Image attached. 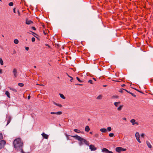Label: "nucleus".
I'll return each instance as SVG.
<instances>
[{
  "label": "nucleus",
  "instance_id": "cd10ccee",
  "mask_svg": "<svg viewBox=\"0 0 153 153\" xmlns=\"http://www.w3.org/2000/svg\"><path fill=\"white\" fill-rule=\"evenodd\" d=\"M0 63L1 65H3V61L1 58H0Z\"/></svg>",
  "mask_w": 153,
  "mask_h": 153
},
{
  "label": "nucleus",
  "instance_id": "ddd939ff",
  "mask_svg": "<svg viewBox=\"0 0 153 153\" xmlns=\"http://www.w3.org/2000/svg\"><path fill=\"white\" fill-rule=\"evenodd\" d=\"M8 88L10 89V90L13 91L15 92V93H17V91L16 89L11 87H9Z\"/></svg>",
  "mask_w": 153,
  "mask_h": 153
},
{
  "label": "nucleus",
  "instance_id": "6e6d98bb",
  "mask_svg": "<svg viewBox=\"0 0 153 153\" xmlns=\"http://www.w3.org/2000/svg\"><path fill=\"white\" fill-rule=\"evenodd\" d=\"M16 53V51L15 50H14L13 51V54H15Z\"/></svg>",
  "mask_w": 153,
  "mask_h": 153
},
{
  "label": "nucleus",
  "instance_id": "4468645a",
  "mask_svg": "<svg viewBox=\"0 0 153 153\" xmlns=\"http://www.w3.org/2000/svg\"><path fill=\"white\" fill-rule=\"evenodd\" d=\"M90 128L88 126H87L85 127V130L86 131L88 132L90 130Z\"/></svg>",
  "mask_w": 153,
  "mask_h": 153
},
{
  "label": "nucleus",
  "instance_id": "603ef678",
  "mask_svg": "<svg viewBox=\"0 0 153 153\" xmlns=\"http://www.w3.org/2000/svg\"><path fill=\"white\" fill-rule=\"evenodd\" d=\"M2 70L1 69H0V74H2Z\"/></svg>",
  "mask_w": 153,
  "mask_h": 153
},
{
  "label": "nucleus",
  "instance_id": "f704fd0d",
  "mask_svg": "<svg viewBox=\"0 0 153 153\" xmlns=\"http://www.w3.org/2000/svg\"><path fill=\"white\" fill-rule=\"evenodd\" d=\"M139 138L140 137H137V138H136V139L137 140V141H138V142L139 143H140L141 141L140 140Z\"/></svg>",
  "mask_w": 153,
  "mask_h": 153
},
{
  "label": "nucleus",
  "instance_id": "e433bc0d",
  "mask_svg": "<svg viewBox=\"0 0 153 153\" xmlns=\"http://www.w3.org/2000/svg\"><path fill=\"white\" fill-rule=\"evenodd\" d=\"M31 40L32 42H34L35 41V39L34 37H32Z\"/></svg>",
  "mask_w": 153,
  "mask_h": 153
},
{
  "label": "nucleus",
  "instance_id": "b1692460",
  "mask_svg": "<svg viewBox=\"0 0 153 153\" xmlns=\"http://www.w3.org/2000/svg\"><path fill=\"white\" fill-rule=\"evenodd\" d=\"M84 141L85 142H84V143H85L87 145H89V143L88 141H87L86 140H84Z\"/></svg>",
  "mask_w": 153,
  "mask_h": 153
},
{
  "label": "nucleus",
  "instance_id": "dca6fc26",
  "mask_svg": "<svg viewBox=\"0 0 153 153\" xmlns=\"http://www.w3.org/2000/svg\"><path fill=\"white\" fill-rule=\"evenodd\" d=\"M123 107V105H120L117 108V110H118V111H120L122 110V108Z\"/></svg>",
  "mask_w": 153,
  "mask_h": 153
},
{
  "label": "nucleus",
  "instance_id": "bb28decb",
  "mask_svg": "<svg viewBox=\"0 0 153 153\" xmlns=\"http://www.w3.org/2000/svg\"><path fill=\"white\" fill-rule=\"evenodd\" d=\"M18 85L20 87H23L24 85V84L21 83H18Z\"/></svg>",
  "mask_w": 153,
  "mask_h": 153
},
{
  "label": "nucleus",
  "instance_id": "4d7b16f0",
  "mask_svg": "<svg viewBox=\"0 0 153 153\" xmlns=\"http://www.w3.org/2000/svg\"><path fill=\"white\" fill-rule=\"evenodd\" d=\"M136 90L137 91H138L139 92H140V93H142V92H141V91H139V90H137V89H136Z\"/></svg>",
  "mask_w": 153,
  "mask_h": 153
},
{
  "label": "nucleus",
  "instance_id": "412c9836",
  "mask_svg": "<svg viewBox=\"0 0 153 153\" xmlns=\"http://www.w3.org/2000/svg\"><path fill=\"white\" fill-rule=\"evenodd\" d=\"M108 150L105 148H104L102 149V151L103 152H105L106 153H107Z\"/></svg>",
  "mask_w": 153,
  "mask_h": 153
},
{
  "label": "nucleus",
  "instance_id": "a878e982",
  "mask_svg": "<svg viewBox=\"0 0 153 153\" xmlns=\"http://www.w3.org/2000/svg\"><path fill=\"white\" fill-rule=\"evenodd\" d=\"M102 96L101 95H99L97 97V99L99 100H100L102 99Z\"/></svg>",
  "mask_w": 153,
  "mask_h": 153
},
{
  "label": "nucleus",
  "instance_id": "5701e85b",
  "mask_svg": "<svg viewBox=\"0 0 153 153\" xmlns=\"http://www.w3.org/2000/svg\"><path fill=\"white\" fill-rule=\"evenodd\" d=\"M74 131L78 133H80V131L78 130L77 129H74Z\"/></svg>",
  "mask_w": 153,
  "mask_h": 153
},
{
  "label": "nucleus",
  "instance_id": "de8ad7c7",
  "mask_svg": "<svg viewBox=\"0 0 153 153\" xmlns=\"http://www.w3.org/2000/svg\"><path fill=\"white\" fill-rule=\"evenodd\" d=\"M13 10L14 13H16V8H13Z\"/></svg>",
  "mask_w": 153,
  "mask_h": 153
},
{
  "label": "nucleus",
  "instance_id": "8fccbe9b",
  "mask_svg": "<svg viewBox=\"0 0 153 153\" xmlns=\"http://www.w3.org/2000/svg\"><path fill=\"white\" fill-rule=\"evenodd\" d=\"M123 119L125 121L126 120V117H123Z\"/></svg>",
  "mask_w": 153,
  "mask_h": 153
},
{
  "label": "nucleus",
  "instance_id": "f8f14e48",
  "mask_svg": "<svg viewBox=\"0 0 153 153\" xmlns=\"http://www.w3.org/2000/svg\"><path fill=\"white\" fill-rule=\"evenodd\" d=\"M53 103L54 105H57V106H59L60 107H61L62 106V105H61L60 104H59V103H56V102H55L54 101L53 102Z\"/></svg>",
  "mask_w": 153,
  "mask_h": 153
},
{
  "label": "nucleus",
  "instance_id": "ea45409f",
  "mask_svg": "<svg viewBox=\"0 0 153 153\" xmlns=\"http://www.w3.org/2000/svg\"><path fill=\"white\" fill-rule=\"evenodd\" d=\"M145 136V134H144L143 133H142L141 134V137H143V138L144 137V136Z\"/></svg>",
  "mask_w": 153,
  "mask_h": 153
},
{
  "label": "nucleus",
  "instance_id": "f3484780",
  "mask_svg": "<svg viewBox=\"0 0 153 153\" xmlns=\"http://www.w3.org/2000/svg\"><path fill=\"white\" fill-rule=\"evenodd\" d=\"M120 102H114V105H115V106L116 107H117L118 105L120 104Z\"/></svg>",
  "mask_w": 153,
  "mask_h": 153
},
{
  "label": "nucleus",
  "instance_id": "4be33fe9",
  "mask_svg": "<svg viewBox=\"0 0 153 153\" xmlns=\"http://www.w3.org/2000/svg\"><path fill=\"white\" fill-rule=\"evenodd\" d=\"M135 137L136 138L140 137V134L138 132H137L135 134Z\"/></svg>",
  "mask_w": 153,
  "mask_h": 153
},
{
  "label": "nucleus",
  "instance_id": "20e7f679",
  "mask_svg": "<svg viewBox=\"0 0 153 153\" xmlns=\"http://www.w3.org/2000/svg\"><path fill=\"white\" fill-rule=\"evenodd\" d=\"M6 143V141L4 140H1L0 141V150L3 148Z\"/></svg>",
  "mask_w": 153,
  "mask_h": 153
},
{
  "label": "nucleus",
  "instance_id": "bf43d9fd",
  "mask_svg": "<svg viewBox=\"0 0 153 153\" xmlns=\"http://www.w3.org/2000/svg\"><path fill=\"white\" fill-rule=\"evenodd\" d=\"M125 86V84H123V85H121V86H122V87H124V86Z\"/></svg>",
  "mask_w": 153,
  "mask_h": 153
},
{
  "label": "nucleus",
  "instance_id": "2f4dec72",
  "mask_svg": "<svg viewBox=\"0 0 153 153\" xmlns=\"http://www.w3.org/2000/svg\"><path fill=\"white\" fill-rule=\"evenodd\" d=\"M107 130L108 131H110L111 130V128L110 127H108L107 128Z\"/></svg>",
  "mask_w": 153,
  "mask_h": 153
},
{
  "label": "nucleus",
  "instance_id": "09e8293b",
  "mask_svg": "<svg viewBox=\"0 0 153 153\" xmlns=\"http://www.w3.org/2000/svg\"><path fill=\"white\" fill-rule=\"evenodd\" d=\"M71 79L70 80V81L71 82H72V80H73V78L72 77H71Z\"/></svg>",
  "mask_w": 153,
  "mask_h": 153
},
{
  "label": "nucleus",
  "instance_id": "473e14b6",
  "mask_svg": "<svg viewBox=\"0 0 153 153\" xmlns=\"http://www.w3.org/2000/svg\"><path fill=\"white\" fill-rule=\"evenodd\" d=\"M76 78L78 80V81L79 82H82V81H81V80H80V79H79V77H76Z\"/></svg>",
  "mask_w": 153,
  "mask_h": 153
},
{
  "label": "nucleus",
  "instance_id": "3c124183",
  "mask_svg": "<svg viewBox=\"0 0 153 153\" xmlns=\"http://www.w3.org/2000/svg\"><path fill=\"white\" fill-rule=\"evenodd\" d=\"M75 85H82V84H75Z\"/></svg>",
  "mask_w": 153,
  "mask_h": 153
},
{
  "label": "nucleus",
  "instance_id": "9b49d317",
  "mask_svg": "<svg viewBox=\"0 0 153 153\" xmlns=\"http://www.w3.org/2000/svg\"><path fill=\"white\" fill-rule=\"evenodd\" d=\"M146 143L149 148H152V146L151 145V144L148 141H146Z\"/></svg>",
  "mask_w": 153,
  "mask_h": 153
},
{
  "label": "nucleus",
  "instance_id": "423d86ee",
  "mask_svg": "<svg viewBox=\"0 0 153 153\" xmlns=\"http://www.w3.org/2000/svg\"><path fill=\"white\" fill-rule=\"evenodd\" d=\"M89 148L91 151H95L97 150V148L94 146L93 145H91L89 146Z\"/></svg>",
  "mask_w": 153,
  "mask_h": 153
},
{
  "label": "nucleus",
  "instance_id": "2eb2a0df",
  "mask_svg": "<svg viewBox=\"0 0 153 153\" xmlns=\"http://www.w3.org/2000/svg\"><path fill=\"white\" fill-rule=\"evenodd\" d=\"M5 94H6L7 96L10 98V93H9V92L7 91H5Z\"/></svg>",
  "mask_w": 153,
  "mask_h": 153
},
{
  "label": "nucleus",
  "instance_id": "79ce46f5",
  "mask_svg": "<svg viewBox=\"0 0 153 153\" xmlns=\"http://www.w3.org/2000/svg\"><path fill=\"white\" fill-rule=\"evenodd\" d=\"M31 28L33 30H36V28L34 27L33 26V27H31Z\"/></svg>",
  "mask_w": 153,
  "mask_h": 153
},
{
  "label": "nucleus",
  "instance_id": "052dcab7",
  "mask_svg": "<svg viewBox=\"0 0 153 153\" xmlns=\"http://www.w3.org/2000/svg\"><path fill=\"white\" fill-rule=\"evenodd\" d=\"M66 74H67V75H68V76L69 77H70V78H71V76H69L68 74L67 73H66Z\"/></svg>",
  "mask_w": 153,
  "mask_h": 153
},
{
  "label": "nucleus",
  "instance_id": "5fc2aeb1",
  "mask_svg": "<svg viewBox=\"0 0 153 153\" xmlns=\"http://www.w3.org/2000/svg\"><path fill=\"white\" fill-rule=\"evenodd\" d=\"M30 96H28L27 97V99L28 100H29L30 99Z\"/></svg>",
  "mask_w": 153,
  "mask_h": 153
},
{
  "label": "nucleus",
  "instance_id": "7ed1b4c3",
  "mask_svg": "<svg viewBox=\"0 0 153 153\" xmlns=\"http://www.w3.org/2000/svg\"><path fill=\"white\" fill-rule=\"evenodd\" d=\"M116 151L120 153L122 151H125L126 150V149L123 148L121 147H117L115 149Z\"/></svg>",
  "mask_w": 153,
  "mask_h": 153
},
{
  "label": "nucleus",
  "instance_id": "c85d7f7f",
  "mask_svg": "<svg viewBox=\"0 0 153 153\" xmlns=\"http://www.w3.org/2000/svg\"><path fill=\"white\" fill-rule=\"evenodd\" d=\"M126 90V89H124L123 88H122L121 89H120L119 91V92L121 93H123V91H125Z\"/></svg>",
  "mask_w": 153,
  "mask_h": 153
},
{
  "label": "nucleus",
  "instance_id": "aec40b11",
  "mask_svg": "<svg viewBox=\"0 0 153 153\" xmlns=\"http://www.w3.org/2000/svg\"><path fill=\"white\" fill-rule=\"evenodd\" d=\"M59 95L60 97L62 99H65V97L64 96V95L61 94H59Z\"/></svg>",
  "mask_w": 153,
  "mask_h": 153
},
{
  "label": "nucleus",
  "instance_id": "f257e3e1",
  "mask_svg": "<svg viewBox=\"0 0 153 153\" xmlns=\"http://www.w3.org/2000/svg\"><path fill=\"white\" fill-rule=\"evenodd\" d=\"M13 144L16 150L17 151H20L21 153H24L23 150V142L20 138L15 139Z\"/></svg>",
  "mask_w": 153,
  "mask_h": 153
},
{
  "label": "nucleus",
  "instance_id": "c03bdc74",
  "mask_svg": "<svg viewBox=\"0 0 153 153\" xmlns=\"http://www.w3.org/2000/svg\"><path fill=\"white\" fill-rule=\"evenodd\" d=\"M10 119H9L7 121V125H8L10 123Z\"/></svg>",
  "mask_w": 153,
  "mask_h": 153
},
{
  "label": "nucleus",
  "instance_id": "72a5a7b5",
  "mask_svg": "<svg viewBox=\"0 0 153 153\" xmlns=\"http://www.w3.org/2000/svg\"><path fill=\"white\" fill-rule=\"evenodd\" d=\"M3 138V137L2 134V133H0V140L2 139Z\"/></svg>",
  "mask_w": 153,
  "mask_h": 153
},
{
  "label": "nucleus",
  "instance_id": "774afa93",
  "mask_svg": "<svg viewBox=\"0 0 153 153\" xmlns=\"http://www.w3.org/2000/svg\"><path fill=\"white\" fill-rule=\"evenodd\" d=\"M1 36L3 37H4V36L3 35H1Z\"/></svg>",
  "mask_w": 153,
  "mask_h": 153
},
{
  "label": "nucleus",
  "instance_id": "1a4fd4ad",
  "mask_svg": "<svg viewBox=\"0 0 153 153\" xmlns=\"http://www.w3.org/2000/svg\"><path fill=\"white\" fill-rule=\"evenodd\" d=\"M41 135L44 138L48 139V135L44 133H43Z\"/></svg>",
  "mask_w": 153,
  "mask_h": 153
},
{
  "label": "nucleus",
  "instance_id": "c756f323",
  "mask_svg": "<svg viewBox=\"0 0 153 153\" xmlns=\"http://www.w3.org/2000/svg\"><path fill=\"white\" fill-rule=\"evenodd\" d=\"M13 2H10L9 3V5L10 6H12L13 5Z\"/></svg>",
  "mask_w": 153,
  "mask_h": 153
},
{
  "label": "nucleus",
  "instance_id": "0e129e2a",
  "mask_svg": "<svg viewBox=\"0 0 153 153\" xmlns=\"http://www.w3.org/2000/svg\"><path fill=\"white\" fill-rule=\"evenodd\" d=\"M152 82H153V79H151V80Z\"/></svg>",
  "mask_w": 153,
  "mask_h": 153
},
{
  "label": "nucleus",
  "instance_id": "37998d69",
  "mask_svg": "<svg viewBox=\"0 0 153 153\" xmlns=\"http://www.w3.org/2000/svg\"><path fill=\"white\" fill-rule=\"evenodd\" d=\"M17 13H18V15L19 16H20V12L19 10H18V11H17Z\"/></svg>",
  "mask_w": 153,
  "mask_h": 153
},
{
  "label": "nucleus",
  "instance_id": "e2e57ef3",
  "mask_svg": "<svg viewBox=\"0 0 153 153\" xmlns=\"http://www.w3.org/2000/svg\"><path fill=\"white\" fill-rule=\"evenodd\" d=\"M113 81H115V82H118V81H117V80H113Z\"/></svg>",
  "mask_w": 153,
  "mask_h": 153
},
{
  "label": "nucleus",
  "instance_id": "69168bd1",
  "mask_svg": "<svg viewBox=\"0 0 153 153\" xmlns=\"http://www.w3.org/2000/svg\"><path fill=\"white\" fill-rule=\"evenodd\" d=\"M34 68H36V66H34Z\"/></svg>",
  "mask_w": 153,
  "mask_h": 153
},
{
  "label": "nucleus",
  "instance_id": "6e6552de",
  "mask_svg": "<svg viewBox=\"0 0 153 153\" xmlns=\"http://www.w3.org/2000/svg\"><path fill=\"white\" fill-rule=\"evenodd\" d=\"M62 111H58L57 112H51V114H56L57 115H61L62 114Z\"/></svg>",
  "mask_w": 153,
  "mask_h": 153
},
{
  "label": "nucleus",
  "instance_id": "a19ab883",
  "mask_svg": "<svg viewBox=\"0 0 153 153\" xmlns=\"http://www.w3.org/2000/svg\"><path fill=\"white\" fill-rule=\"evenodd\" d=\"M98 135L99 134H95L94 136L96 137H98Z\"/></svg>",
  "mask_w": 153,
  "mask_h": 153
},
{
  "label": "nucleus",
  "instance_id": "a211bd4d",
  "mask_svg": "<svg viewBox=\"0 0 153 153\" xmlns=\"http://www.w3.org/2000/svg\"><path fill=\"white\" fill-rule=\"evenodd\" d=\"M125 91L126 92H127L128 93H129L130 94H131L133 97H136V96L133 93L130 92V91H128L127 90H125Z\"/></svg>",
  "mask_w": 153,
  "mask_h": 153
},
{
  "label": "nucleus",
  "instance_id": "338daca9",
  "mask_svg": "<svg viewBox=\"0 0 153 153\" xmlns=\"http://www.w3.org/2000/svg\"><path fill=\"white\" fill-rule=\"evenodd\" d=\"M90 134H92V132H90Z\"/></svg>",
  "mask_w": 153,
  "mask_h": 153
},
{
  "label": "nucleus",
  "instance_id": "0eeeda50",
  "mask_svg": "<svg viewBox=\"0 0 153 153\" xmlns=\"http://www.w3.org/2000/svg\"><path fill=\"white\" fill-rule=\"evenodd\" d=\"M130 122L132 123L133 125H134L135 124L138 125V122H136V120L135 119H133L130 120Z\"/></svg>",
  "mask_w": 153,
  "mask_h": 153
},
{
  "label": "nucleus",
  "instance_id": "a18cd8bd",
  "mask_svg": "<svg viewBox=\"0 0 153 153\" xmlns=\"http://www.w3.org/2000/svg\"><path fill=\"white\" fill-rule=\"evenodd\" d=\"M25 49L26 50L28 51L29 50V48L28 47H25Z\"/></svg>",
  "mask_w": 153,
  "mask_h": 153
},
{
  "label": "nucleus",
  "instance_id": "58836bf2",
  "mask_svg": "<svg viewBox=\"0 0 153 153\" xmlns=\"http://www.w3.org/2000/svg\"><path fill=\"white\" fill-rule=\"evenodd\" d=\"M45 45L46 46H47L49 48H51V47L48 44H45Z\"/></svg>",
  "mask_w": 153,
  "mask_h": 153
},
{
  "label": "nucleus",
  "instance_id": "393cba45",
  "mask_svg": "<svg viewBox=\"0 0 153 153\" xmlns=\"http://www.w3.org/2000/svg\"><path fill=\"white\" fill-rule=\"evenodd\" d=\"M14 42L16 44H18L19 43V41L18 39H15L14 40Z\"/></svg>",
  "mask_w": 153,
  "mask_h": 153
},
{
  "label": "nucleus",
  "instance_id": "39448f33",
  "mask_svg": "<svg viewBox=\"0 0 153 153\" xmlns=\"http://www.w3.org/2000/svg\"><path fill=\"white\" fill-rule=\"evenodd\" d=\"M12 72L14 77L15 78H16L18 76V72L17 69L16 68L13 69Z\"/></svg>",
  "mask_w": 153,
  "mask_h": 153
},
{
  "label": "nucleus",
  "instance_id": "4c0bfd02",
  "mask_svg": "<svg viewBox=\"0 0 153 153\" xmlns=\"http://www.w3.org/2000/svg\"><path fill=\"white\" fill-rule=\"evenodd\" d=\"M88 82H89V83H90L91 84H93V83H92V80H89L88 81Z\"/></svg>",
  "mask_w": 153,
  "mask_h": 153
},
{
  "label": "nucleus",
  "instance_id": "9d476101",
  "mask_svg": "<svg viewBox=\"0 0 153 153\" xmlns=\"http://www.w3.org/2000/svg\"><path fill=\"white\" fill-rule=\"evenodd\" d=\"M33 22L31 20H28V19H26V24L27 25H30L32 24H33Z\"/></svg>",
  "mask_w": 153,
  "mask_h": 153
},
{
  "label": "nucleus",
  "instance_id": "6ab92c4d",
  "mask_svg": "<svg viewBox=\"0 0 153 153\" xmlns=\"http://www.w3.org/2000/svg\"><path fill=\"white\" fill-rule=\"evenodd\" d=\"M100 131L101 132H105L106 131L107 129L106 128H102L100 129Z\"/></svg>",
  "mask_w": 153,
  "mask_h": 153
},
{
  "label": "nucleus",
  "instance_id": "f03ea898",
  "mask_svg": "<svg viewBox=\"0 0 153 153\" xmlns=\"http://www.w3.org/2000/svg\"><path fill=\"white\" fill-rule=\"evenodd\" d=\"M71 137L76 138V139L77 140H78L80 141V145H82L83 144V142L84 143L85 142L84 141V140H85V139L82 138L81 137L78 136L77 135H76L74 136H70Z\"/></svg>",
  "mask_w": 153,
  "mask_h": 153
},
{
  "label": "nucleus",
  "instance_id": "49530a36",
  "mask_svg": "<svg viewBox=\"0 0 153 153\" xmlns=\"http://www.w3.org/2000/svg\"><path fill=\"white\" fill-rule=\"evenodd\" d=\"M107 153H113L112 151H110L108 150Z\"/></svg>",
  "mask_w": 153,
  "mask_h": 153
},
{
  "label": "nucleus",
  "instance_id": "13d9d810",
  "mask_svg": "<svg viewBox=\"0 0 153 153\" xmlns=\"http://www.w3.org/2000/svg\"><path fill=\"white\" fill-rule=\"evenodd\" d=\"M107 85H103V86L104 87H107Z\"/></svg>",
  "mask_w": 153,
  "mask_h": 153
},
{
  "label": "nucleus",
  "instance_id": "680f3d73",
  "mask_svg": "<svg viewBox=\"0 0 153 153\" xmlns=\"http://www.w3.org/2000/svg\"><path fill=\"white\" fill-rule=\"evenodd\" d=\"M93 79L95 81H96V79L95 78H93Z\"/></svg>",
  "mask_w": 153,
  "mask_h": 153
},
{
  "label": "nucleus",
  "instance_id": "c9c22d12",
  "mask_svg": "<svg viewBox=\"0 0 153 153\" xmlns=\"http://www.w3.org/2000/svg\"><path fill=\"white\" fill-rule=\"evenodd\" d=\"M65 135H66V137H67V140H68L70 139L69 138V137H68L69 136L68 134H66Z\"/></svg>",
  "mask_w": 153,
  "mask_h": 153
},
{
  "label": "nucleus",
  "instance_id": "864d4df0",
  "mask_svg": "<svg viewBox=\"0 0 153 153\" xmlns=\"http://www.w3.org/2000/svg\"><path fill=\"white\" fill-rule=\"evenodd\" d=\"M43 33H44V34L45 35H46V34H47V33H46V32H45V30H44V31H43Z\"/></svg>",
  "mask_w": 153,
  "mask_h": 153
},
{
  "label": "nucleus",
  "instance_id": "7c9ffc66",
  "mask_svg": "<svg viewBox=\"0 0 153 153\" xmlns=\"http://www.w3.org/2000/svg\"><path fill=\"white\" fill-rule=\"evenodd\" d=\"M114 134L113 133H110L109 134V136L110 137H112L114 136Z\"/></svg>",
  "mask_w": 153,
  "mask_h": 153
}]
</instances>
